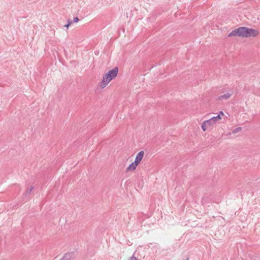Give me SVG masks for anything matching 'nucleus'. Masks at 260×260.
Here are the masks:
<instances>
[{"label":"nucleus","mask_w":260,"mask_h":260,"mask_svg":"<svg viewBox=\"0 0 260 260\" xmlns=\"http://www.w3.org/2000/svg\"><path fill=\"white\" fill-rule=\"evenodd\" d=\"M259 35V31L255 29L246 27H240L234 29L228 35L229 37H240L242 38L255 37Z\"/></svg>","instance_id":"f257e3e1"},{"label":"nucleus","mask_w":260,"mask_h":260,"mask_svg":"<svg viewBox=\"0 0 260 260\" xmlns=\"http://www.w3.org/2000/svg\"><path fill=\"white\" fill-rule=\"evenodd\" d=\"M118 72V69L117 67L105 72L99 83L100 88L101 89L105 88L113 79L117 77Z\"/></svg>","instance_id":"f03ea898"},{"label":"nucleus","mask_w":260,"mask_h":260,"mask_svg":"<svg viewBox=\"0 0 260 260\" xmlns=\"http://www.w3.org/2000/svg\"><path fill=\"white\" fill-rule=\"evenodd\" d=\"M144 155V152L143 151L139 152L135 157V161L131 163L126 169L127 172L134 171L137 167L140 164Z\"/></svg>","instance_id":"7ed1b4c3"},{"label":"nucleus","mask_w":260,"mask_h":260,"mask_svg":"<svg viewBox=\"0 0 260 260\" xmlns=\"http://www.w3.org/2000/svg\"><path fill=\"white\" fill-rule=\"evenodd\" d=\"M214 125L210 119L204 121L202 124V128L204 132H205L209 127Z\"/></svg>","instance_id":"20e7f679"},{"label":"nucleus","mask_w":260,"mask_h":260,"mask_svg":"<svg viewBox=\"0 0 260 260\" xmlns=\"http://www.w3.org/2000/svg\"><path fill=\"white\" fill-rule=\"evenodd\" d=\"M232 94L230 92H227L219 96L218 99L220 100H228L232 96Z\"/></svg>","instance_id":"39448f33"},{"label":"nucleus","mask_w":260,"mask_h":260,"mask_svg":"<svg viewBox=\"0 0 260 260\" xmlns=\"http://www.w3.org/2000/svg\"><path fill=\"white\" fill-rule=\"evenodd\" d=\"M211 121L212 122V123L214 124L216 123L218 121L221 119V118H220V116H216L215 117H213L211 118L210 119Z\"/></svg>","instance_id":"423d86ee"},{"label":"nucleus","mask_w":260,"mask_h":260,"mask_svg":"<svg viewBox=\"0 0 260 260\" xmlns=\"http://www.w3.org/2000/svg\"><path fill=\"white\" fill-rule=\"evenodd\" d=\"M242 128L241 127H236L233 130V133L234 134L240 132Z\"/></svg>","instance_id":"0eeeda50"},{"label":"nucleus","mask_w":260,"mask_h":260,"mask_svg":"<svg viewBox=\"0 0 260 260\" xmlns=\"http://www.w3.org/2000/svg\"><path fill=\"white\" fill-rule=\"evenodd\" d=\"M224 115V113L222 111H220L217 116H220V118H222V116Z\"/></svg>","instance_id":"6e6552de"},{"label":"nucleus","mask_w":260,"mask_h":260,"mask_svg":"<svg viewBox=\"0 0 260 260\" xmlns=\"http://www.w3.org/2000/svg\"><path fill=\"white\" fill-rule=\"evenodd\" d=\"M79 21V18H78V17H75V18H74V22L77 23V22H78Z\"/></svg>","instance_id":"1a4fd4ad"},{"label":"nucleus","mask_w":260,"mask_h":260,"mask_svg":"<svg viewBox=\"0 0 260 260\" xmlns=\"http://www.w3.org/2000/svg\"><path fill=\"white\" fill-rule=\"evenodd\" d=\"M72 22H70V21H69L68 22V24H67V25H65L64 26L67 28H68L69 26L71 24Z\"/></svg>","instance_id":"9d476101"},{"label":"nucleus","mask_w":260,"mask_h":260,"mask_svg":"<svg viewBox=\"0 0 260 260\" xmlns=\"http://www.w3.org/2000/svg\"><path fill=\"white\" fill-rule=\"evenodd\" d=\"M129 260H137V259L135 257L132 256L129 258Z\"/></svg>","instance_id":"9b49d317"},{"label":"nucleus","mask_w":260,"mask_h":260,"mask_svg":"<svg viewBox=\"0 0 260 260\" xmlns=\"http://www.w3.org/2000/svg\"><path fill=\"white\" fill-rule=\"evenodd\" d=\"M188 260V259H187Z\"/></svg>","instance_id":"f8f14e48"}]
</instances>
